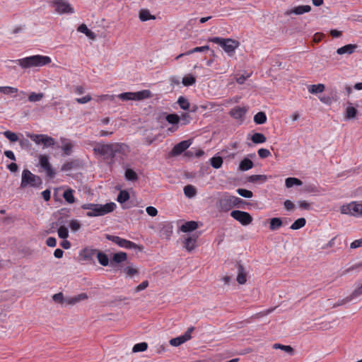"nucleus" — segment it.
<instances>
[{
  "instance_id": "1",
  "label": "nucleus",
  "mask_w": 362,
  "mask_h": 362,
  "mask_svg": "<svg viewBox=\"0 0 362 362\" xmlns=\"http://www.w3.org/2000/svg\"><path fill=\"white\" fill-rule=\"evenodd\" d=\"M128 146L122 143L103 144L95 143L93 147V152L99 155L105 160L108 165L112 166L115 163V157L117 154H124Z\"/></svg>"
},
{
  "instance_id": "2",
  "label": "nucleus",
  "mask_w": 362,
  "mask_h": 362,
  "mask_svg": "<svg viewBox=\"0 0 362 362\" xmlns=\"http://www.w3.org/2000/svg\"><path fill=\"white\" fill-rule=\"evenodd\" d=\"M81 208L85 210H88L86 216L88 217L104 216L115 210L116 204L114 202L107 203L105 204H84Z\"/></svg>"
},
{
  "instance_id": "3",
  "label": "nucleus",
  "mask_w": 362,
  "mask_h": 362,
  "mask_svg": "<svg viewBox=\"0 0 362 362\" xmlns=\"http://www.w3.org/2000/svg\"><path fill=\"white\" fill-rule=\"evenodd\" d=\"M23 69L34 66H42L51 62V59L47 56L33 55L16 61Z\"/></svg>"
},
{
  "instance_id": "4",
  "label": "nucleus",
  "mask_w": 362,
  "mask_h": 362,
  "mask_svg": "<svg viewBox=\"0 0 362 362\" xmlns=\"http://www.w3.org/2000/svg\"><path fill=\"white\" fill-rule=\"evenodd\" d=\"M209 42H212L220 45L229 56H232L239 42L230 38H222L220 37H214L209 38Z\"/></svg>"
},
{
  "instance_id": "5",
  "label": "nucleus",
  "mask_w": 362,
  "mask_h": 362,
  "mask_svg": "<svg viewBox=\"0 0 362 362\" xmlns=\"http://www.w3.org/2000/svg\"><path fill=\"white\" fill-rule=\"evenodd\" d=\"M41 184L42 180L39 176L34 175L28 169L23 170L21 187L25 188L30 186L37 188L40 187Z\"/></svg>"
},
{
  "instance_id": "6",
  "label": "nucleus",
  "mask_w": 362,
  "mask_h": 362,
  "mask_svg": "<svg viewBox=\"0 0 362 362\" xmlns=\"http://www.w3.org/2000/svg\"><path fill=\"white\" fill-rule=\"evenodd\" d=\"M27 137L30 138L36 145L42 146L43 148L52 147L54 145V139L47 134H36L30 132H25Z\"/></svg>"
},
{
  "instance_id": "7",
  "label": "nucleus",
  "mask_w": 362,
  "mask_h": 362,
  "mask_svg": "<svg viewBox=\"0 0 362 362\" xmlns=\"http://www.w3.org/2000/svg\"><path fill=\"white\" fill-rule=\"evenodd\" d=\"M151 93L149 90H143L138 92H125L116 95L117 98L123 100H141L150 98Z\"/></svg>"
},
{
  "instance_id": "8",
  "label": "nucleus",
  "mask_w": 362,
  "mask_h": 362,
  "mask_svg": "<svg viewBox=\"0 0 362 362\" xmlns=\"http://www.w3.org/2000/svg\"><path fill=\"white\" fill-rule=\"evenodd\" d=\"M49 5L54 8V11L59 15L72 14L74 13V8L67 0H53L50 1Z\"/></svg>"
},
{
  "instance_id": "9",
  "label": "nucleus",
  "mask_w": 362,
  "mask_h": 362,
  "mask_svg": "<svg viewBox=\"0 0 362 362\" xmlns=\"http://www.w3.org/2000/svg\"><path fill=\"white\" fill-rule=\"evenodd\" d=\"M105 238L108 240L117 244L119 247L124 249H138L139 251H141L143 249L142 246L138 245L130 240L122 238L119 236L106 234Z\"/></svg>"
},
{
  "instance_id": "10",
  "label": "nucleus",
  "mask_w": 362,
  "mask_h": 362,
  "mask_svg": "<svg viewBox=\"0 0 362 362\" xmlns=\"http://www.w3.org/2000/svg\"><path fill=\"white\" fill-rule=\"evenodd\" d=\"M341 213L356 217H362V204L352 202L341 207Z\"/></svg>"
},
{
  "instance_id": "11",
  "label": "nucleus",
  "mask_w": 362,
  "mask_h": 362,
  "mask_svg": "<svg viewBox=\"0 0 362 362\" xmlns=\"http://www.w3.org/2000/svg\"><path fill=\"white\" fill-rule=\"evenodd\" d=\"M230 216L237 221L240 223L243 226H247L250 224L253 218L251 215L246 211L234 210L230 212Z\"/></svg>"
},
{
  "instance_id": "12",
  "label": "nucleus",
  "mask_w": 362,
  "mask_h": 362,
  "mask_svg": "<svg viewBox=\"0 0 362 362\" xmlns=\"http://www.w3.org/2000/svg\"><path fill=\"white\" fill-rule=\"evenodd\" d=\"M305 322L308 326L307 329H327L330 327L329 323L323 321V318H308Z\"/></svg>"
},
{
  "instance_id": "13",
  "label": "nucleus",
  "mask_w": 362,
  "mask_h": 362,
  "mask_svg": "<svg viewBox=\"0 0 362 362\" xmlns=\"http://www.w3.org/2000/svg\"><path fill=\"white\" fill-rule=\"evenodd\" d=\"M194 330V327H190L187 329L185 333L183 335L180 337L171 339L170 340V344L173 346H178L185 341L189 340L191 339V333Z\"/></svg>"
},
{
  "instance_id": "14",
  "label": "nucleus",
  "mask_w": 362,
  "mask_h": 362,
  "mask_svg": "<svg viewBox=\"0 0 362 362\" xmlns=\"http://www.w3.org/2000/svg\"><path fill=\"white\" fill-rule=\"evenodd\" d=\"M173 226L170 222H162L158 225V233L159 235L162 238L169 240L173 233Z\"/></svg>"
},
{
  "instance_id": "15",
  "label": "nucleus",
  "mask_w": 362,
  "mask_h": 362,
  "mask_svg": "<svg viewBox=\"0 0 362 362\" xmlns=\"http://www.w3.org/2000/svg\"><path fill=\"white\" fill-rule=\"evenodd\" d=\"M39 162L41 168L46 171L47 175L49 177H53L54 173L49 162L48 157L46 155H41L39 158Z\"/></svg>"
},
{
  "instance_id": "16",
  "label": "nucleus",
  "mask_w": 362,
  "mask_h": 362,
  "mask_svg": "<svg viewBox=\"0 0 362 362\" xmlns=\"http://www.w3.org/2000/svg\"><path fill=\"white\" fill-rule=\"evenodd\" d=\"M311 11V6L309 5H302L296 6L291 9L287 10L285 11L284 14L286 16H289L291 14L295 15H301L305 13H308Z\"/></svg>"
},
{
  "instance_id": "17",
  "label": "nucleus",
  "mask_w": 362,
  "mask_h": 362,
  "mask_svg": "<svg viewBox=\"0 0 362 362\" xmlns=\"http://www.w3.org/2000/svg\"><path fill=\"white\" fill-rule=\"evenodd\" d=\"M61 141V148L64 152V156H70L72 153V149L74 146V144L71 140L62 137L60 139Z\"/></svg>"
},
{
  "instance_id": "18",
  "label": "nucleus",
  "mask_w": 362,
  "mask_h": 362,
  "mask_svg": "<svg viewBox=\"0 0 362 362\" xmlns=\"http://www.w3.org/2000/svg\"><path fill=\"white\" fill-rule=\"evenodd\" d=\"M190 144L191 142L189 140H185L178 143L173 147L172 150L173 154L175 156L181 154L189 147Z\"/></svg>"
},
{
  "instance_id": "19",
  "label": "nucleus",
  "mask_w": 362,
  "mask_h": 362,
  "mask_svg": "<svg viewBox=\"0 0 362 362\" xmlns=\"http://www.w3.org/2000/svg\"><path fill=\"white\" fill-rule=\"evenodd\" d=\"M64 223L62 218H59L56 223H53L52 225H56L57 226H59V228L57 230L58 235L60 238L66 239L69 237V230L68 228L62 226ZM54 226H52V228H54Z\"/></svg>"
},
{
  "instance_id": "20",
  "label": "nucleus",
  "mask_w": 362,
  "mask_h": 362,
  "mask_svg": "<svg viewBox=\"0 0 362 362\" xmlns=\"http://www.w3.org/2000/svg\"><path fill=\"white\" fill-rule=\"evenodd\" d=\"M246 112L247 109L245 107L237 106L230 110V115L234 119H243Z\"/></svg>"
},
{
  "instance_id": "21",
  "label": "nucleus",
  "mask_w": 362,
  "mask_h": 362,
  "mask_svg": "<svg viewBox=\"0 0 362 362\" xmlns=\"http://www.w3.org/2000/svg\"><path fill=\"white\" fill-rule=\"evenodd\" d=\"M235 267L237 269V281L240 284H244L247 281V273L245 271L243 266L240 263L237 262L235 264Z\"/></svg>"
},
{
  "instance_id": "22",
  "label": "nucleus",
  "mask_w": 362,
  "mask_h": 362,
  "mask_svg": "<svg viewBox=\"0 0 362 362\" xmlns=\"http://www.w3.org/2000/svg\"><path fill=\"white\" fill-rule=\"evenodd\" d=\"M88 298V296L85 293H81L74 296H67V306H71L78 304L81 301Z\"/></svg>"
},
{
  "instance_id": "23",
  "label": "nucleus",
  "mask_w": 362,
  "mask_h": 362,
  "mask_svg": "<svg viewBox=\"0 0 362 362\" xmlns=\"http://www.w3.org/2000/svg\"><path fill=\"white\" fill-rule=\"evenodd\" d=\"M357 113V110L352 106L351 103H349L345 110L344 119L346 120L354 119L356 118Z\"/></svg>"
},
{
  "instance_id": "24",
  "label": "nucleus",
  "mask_w": 362,
  "mask_h": 362,
  "mask_svg": "<svg viewBox=\"0 0 362 362\" xmlns=\"http://www.w3.org/2000/svg\"><path fill=\"white\" fill-rule=\"evenodd\" d=\"M197 237L189 236L185 239L183 242V247L188 251L191 252L196 247Z\"/></svg>"
},
{
  "instance_id": "25",
  "label": "nucleus",
  "mask_w": 362,
  "mask_h": 362,
  "mask_svg": "<svg viewBox=\"0 0 362 362\" xmlns=\"http://www.w3.org/2000/svg\"><path fill=\"white\" fill-rule=\"evenodd\" d=\"M220 209L223 211H227L233 207L230 196H226L220 199L219 202Z\"/></svg>"
},
{
  "instance_id": "26",
  "label": "nucleus",
  "mask_w": 362,
  "mask_h": 362,
  "mask_svg": "<svg viewBox=\"0 0 362 362\" xmlns=\"http://www.w3.org/2000/svg\"><path fill=\"white\" fill-rule=\"evenodd\" d=\"M356 48H357L356 45L349 44V45H344L341 47L338 48L337 49V53L340 55L344 54H351L354 52V51Z\"/></svg>"
},
{
  "instance_id": "27",
  "label": "nucleus",
  "mask_w": 362,
  "mask_h": 362,
  "mask_svg": "<svg viewBox=\"0 0 362 362\" xmlns=\"http://www.w3.org/2000/svg\"><path fill=\"white\" fill-rule=\"evenodd\" d=\"M198 228V223L196 221H190L185 222L180 227L181 231L188 233L196 230Z\"/></svg>"
},
{
  "instance_id": "28",
  "label": "nucleus",
  "mask_w": 362,
  "mask_h": 362,
  "mask_svg": "<svg viewBox=\"0 0 362 362\" xmlns=\"http://www.w3.org/2000/svg\"><path fill=\"white\" fill-rule=\"evenodd\" d=\"M52 300L60 304L62 307H67V296H64L62 292L55 293L52 296Z\"/></svg>"
},
{
  "instance_id": "29",
  "label": "nucleus",
  "mask_w": 362,
  "mask_h": 362,
  "mask_svg": "<svg viewBox=\"0 0 362 362\" xmlns=\"http://www.w3.org/2000/svg\"><path fill=\"white\" fill-rule=\"evenodd\" d=\"M127 258V255L124 252H119L114 254L112 261L110 262V266H113L114 263H121L124 262Z\"/></svg>"
},
{
  "instance_id": "30",
  "label": "nucleus",
  "mask_w": 362,
  "mask_h": 362,
  "mask_svg": "<svg viewBox=\"0 0 362 362\" xmlns=\"http://www.w3.org/2000/svg\"><path fill=\"white\" fill-rule=\"evenodd\" d=\"M209 49V47L208 45H204V46H202V47H194L185 53H182V54H180V55H178L176 59H178L182 56H185V55H189L191 54H193V53H195V52H206V51H208Z\"/></svg>"
},
{
  "instance_id": "31",
  "label": "nucleus",
  "mask_w": 362,
  "mask_h": 362,
  "mask_svg": "<svg viewBox=\"0 0 362 362\" xmlns=\"http://www.w3.org/2000/svg\"><path fill=\"white\" fill-rule=\"evenodd\" d=\"M79 166V162L78 160H74L69 162L65 163L62 166V171L67 172L70 171L74 168H77Z\"/></svg>"
},
{
  "instance_id": "32",
  "label": "nucleus",
  "mask_w": 362,
  "mask_h": 362,
  "mask_svg": "<svg viewBox=\"0 0 362 362\" xmlns=\"http://www.w3.org/2000/svg\"><path fill=\"white\" fill-rule=\"evenodd\" d=\"M253 167L252 161L247 158H245L243 160L240 161L239 164V170L241 171H246L251 169Z\"/></svg>"
},
{
  "instance_id": "33",
  "label": "nucleus",
  "mask_w": 362,
  "mask_h": 362,
  "mask_svg": "<svg viewBox=\"0 0 362 362\" xmlns=\"http://www.w3.org/2000/svg\"><path fill=\"white\" fill-rule=\"evenodd\" d=\"M283 225V221L280 218H272L269 221V229L272 231L280 228Z\"/></svg>"
},
{
  "instance_id": "34",
  "label": "nucleus",
  "mask_w": 362,
  "mask_h": 362,
  "mask_svg": "<svg viewBox=\"0 0 362 362\" xmlns=\"http://www.w3.org/2000/svg\"><path fill=\"white\" fill-rule=\"evenodd\" d=\"M302 185V181L296 177H288L285 180V185L287 188H291L294 185L301 186Z\"/></svg>"
},
{
  "instance_id": "35",
  "label": "nucleus",
  "mask_w": 362,
  "mask_h": 362,
  "mask_svg": "<svg viewBox=\"0 0 362 362\" xmlns=\"http://www.w3.org/2000/svg\"><path fill=\"white\" fill-rule=\"evenodd\" d=\"M267 177L264 175H252L248 177V181L250 182H259L264 183L267 181Z\"/></svg>"
},
{
  "instance_id": "36",
  "label": "nucleus",
  "mask_w": 362,
  "mask_h": 362,
  "mask_svg": "<svg viewBox=\"0 0 362 362\" xmlns=\"http://www.w3.org/2000/svg\"><path fill=\"white\" fill-rule=\"evenodd\" d=\"M254 122L257 124H263L267 122V115L264 112H259L254 116Z\"/></svg>"
},
{
  "instance_id": "37",
  "label": "nucleus",
  "mask_w": 362,
  "mask_h": 362,
  "mask_svg": "<svg viewBox=\"0 0 362 362\" xmlns=\"http://www.w3.org/2000/svg\"><path fill=\"white\" fill-rule=\"evenodd\" d=\"M63 197L69 204H73L75 202L74 197V190L71 189H66L63 193Z\"/></svg>"
},
{
  "instance_id": "38",
  "label": "nucleus",
  "mask_w": 362,
  "mask_h": 362,
  "mask_svg": "<svg viewBox=\"0 0 362 362\" xmlns=\"http://www.w3.org/2000/svg\"><path fill=\"white\" fill-rule=\"evenodd\" d=\"M125 179L129 181L134 182L138 180V175L132 169L127 168L124 173Z\"/></svg>"
},
{
  "instance_id": "39",
  "label": "nucleus",
  "mask_w": 362,
  "mask_h": 362,
  "mask_svg": "<svg viewBox=\"0 0 362 362\" xmlns=\"http://www.w3.org/2000/svg\"><path fill=\"white\" fill-rule=\"evenodd\" d=\"M251 140L254 144H262L266 141L267 139L263 134L257 132L252 136Z\"/></svg>"
},
{
  "instance_id": "40",
  "label": "nucleus",
  "mask_w": 362,
  "mask_h": 362,
  "mask_svg": "<svg viewBox=\"0 0 362 362\" xmlns=\"http://www.w3.org/2000/svg\"><path fill=\"white\" fill-rule=\"evenodd\" d=\"M196 192L195 187L191 185H187L184 187V194L188 198L194 197Z\"/></svg>"
},
{
  "instance_id": "41",
  "label": "nucleus",
  "mask_w": 362,
  "mask_h": 362,
  "mask_svg": "<svg viewBox=\"0 0 362 362\" xmlns=\"http://www.w3.org/2000/svg\"><path fill=\"white\" fill-rule=\"evenodd\" d=\"M166 121L172 125H178L180 117L177 114H169L165 117Z\"/></svg>"
},
{
  "instance_id": "42",
  "label": "nucleus",
  "mask_w": 362,
  "mask_h": 362,
  "mask_svg": "<svg viewBox=\"0 0 362 362\" xmlns=\"http://www.w3.org/2000/svg\"><path fill=\"white\" fill-rule=\"evenodd\" d=\"M305 223L306 221L304 218H299L291 224L290 228L292 230H298L303 228Z\"/></svg>"
},
{
  "instance_id": "43",
  "label": "nucleus",
  "mask_w": 362,
  "mask_h": 362,
  "mask_svg": "<svg viewBox=\"0 0 362 362\" xmlns=\"http://www.w3.org/2000/svg\"><path fill=\"white\" fill-rule=\"evenodd\" d=\"M273 348L274 349H281V350L284 351L285 352L289 354L290 355H293L294 354L293 349L291 346H288V345H283L281 344H274L273 345Z\"/></svg>"
},
{
  "instance_id": "44",
  "label": "nucleus",
  "mask_w": 362,
  "mask_h": 362,
  "mask_svg": "<svg viewBox=\"0 0 362 362\" xmlns=\"http://www.w3.org/2000/svg\"><path fill=\"white\" fill-rule=\"evenodd\" d=\"M325 90V86L322 83L311 85L308 88V90L310 93L313 94H316L319 93L323 92Z\"/></svg>"
},
{
  "instance_id": "45",
  "label": "nucleus",
  "mask_w": 362,
  "mask_h": 362,
  "mask_svg": "<svg viewBox=\"0 0 362 362\" xmlns=\"http://www.w3.org/2000/svg\"><path fill=\"white\" fill-rule=\"evenodd\" d=\"M97 257L99 263L103 266H107L109 264V259L106 254L102 252H98Z\"/></svg>"
},
{
  "instance_id": "46",
  "label": "nucleus",
  "mask_w": 362,
  "mask_h": 362,
  "mask_svg": "<svg viewBox=\"0 0 362 362\" xmlns=\"http://www.w3.org/2000/svg\"><path fill=\"white\" fill-rule=\"evenodd\" d=\"M139 18L141 21H146L150 19H155L148 10L142 9L139 12Z\"/></svg>"
},
{
  "instance_id": "47",
  "label": "nucleus",
  "mask_w": 362,
  "mask_h": 362,
  "mask_svg": "<svg viewBox=\"0 0 362 362\" xmlns=\"http://www.w3.org/2000/svg\"><path fill=\"white\" fill-rule=\"evenodd\" d=\"M44 98L43 93L32 92L28 96V100L31 103L40 101Z\"/></svg>"
},
{
  "instance_id": "48",
  "label": "nucleus",
  "mask_w": 362,
  "mask_h": 362,
  "mask_svg": "<svg viewBox=\"0 0 362 362\" xmlns=\"http://www.w3.org/2000/svg\"><path fill=\"white\" fill-rule=\"evenodd\" d=\"M129 199V192L126 190H122V191H120V192L119 193V194L117 197V201L119 203L123 204L125 202H127Z\"/></svg>"
},
{
  "instance_id": "49",
  "label": "nucleus",
  "mask_w": 362,
  "mask_h": 362,
  "mask_svg": "<svg viewBox=\"0 0 362 362\" xmlns=\"http://www.w3.org/2000/svg\"><path fill=\"white\" fill-rule=\"evenodd\" d=\"M210 160L211 166L216 169L220 168L223 164V158L220 156H214Z\"/></svg>"
},
{
  "instance_id": "50",
  "label": "nucleus",
  "mask_w": 362,
  "mask_h": 362,
  "mask_svg": "<svg viewBox=\"0 0 362 362\" xmlns=\"http://www.w3.org/2000/svg\"><path fill=\"white\" fill-rule=\"evenodd\" d=\"M3 134L11 142H16L19 140L18 135L11 131H9V130L5 131L3 133Z\"/></svg>"
},
{
  "instance_id": "51",
  "label": "nucleus",
  "mask_w": 362,
  "mask_h": 362,
  "mask_svg": "<svg viewBox=\"0 0 362 362\" xmlns=\"http://www.w3.org/2000/svg\"><path fill=\"white\" fill-rule=\"evenodd\" d=\"M18 92V88L11 86H0V93L5 95H10Z\"/></svg>"
},
{
  "instance_id": "52",
  "label": "nucleus",
  "mask_w": 362,
  "mask_h": 362,
  "mask_svg": "<svg viewBox=\"0 0 362 362\" xmlns=\"http://www.w3.org/2000/svg\"><path fill=\"white\" fill-rule=\"evenodd\" d=\"M177 103L179 104L180 108L184 110H189V101L183 96L179 97V98L177 100Z\"/></svg>"
},
{
  "instance_id": "53",
  "label": "nucleus",
  "mask_w": 362,
  "mask_h": 362,
  "mask_svg": "<svg viewBox=\"0 0 362 362\" xmlns=\"http://www.w3.org/2000/svg\"><path fill=\"white\" fill-rule=\"evenodd\" d=\"M195 82H196V78L192 75L185 76L182 78V83L185 86H192L193 84L195 83Z\"/></svg>"
},
{
  "instance_id": "54",
  "label": "nucleus",
  "mask_w": 362,
  "mask_h": 362,
  "mask_svg": "<svg viewBox=\"0 0 362 362\" xmlns=\"http://www.w3.org/2000/svg\"><path fill=\"white\" fill-rule=\"evenodd\" d=\"M18 142H19V145L22 149L29 151L32 148L31 143L29 141V140H28L26 139H24V138L19 139Z\"/></svg>"
},
{
  "instance_id": "55",
  "label": "nucleus",
  "mask_w": 362,
  "mask_h": 362,
  "mask_svg": "<svg viewBox=\"0 0 362 362\" xmlns=\"http://www.w3.org/2000/svg\"><path fill=\"white\" fill-rule=\"evenodd\" d=\"M147 348H148L147 343L141 342V343L135 344L132 349V351L134 353L144 351L147 349Z\"/></svg>"
},
{
  "instance_id": "56",
  "label": "nucleus",
  "mask_w": 362,
  "mask_h": 362,
  "mask_svg": "<svg viewBox=\"0 0 362 362\" xmlns=\"http://www.w3.org/2000/svg\"><path fill=\"white\" fill-rule=\"evenodd\" d=\"M236 191L240 196L245 198H251L253 196L252 192L246 189L239 188Z\"/></svg>"
},
{
  "instance_id": "57",
  "label": "nucleus",
  "mask_w": 362,
  "mask_h": 362,
  "mask_svg": "<svg viewBox=\"0 0 362 362\" xmlns=\"http://www.w3.org/2000/svg\"><path fill=\"white\" fill-rule=\"evenodd\" d=\"M69 226L73 232H76L81 228V223L78 220H71Z\"/></svg>"
},
{
  "instance_id": "58",
  "label": "nucleus",
  "mask_w": 362,
  "mask_h": 362,
  "mask_svg": "<svg viewBox=\"0 0 362 362\" xmlns=\"http://www.w3.org/2000/svg\"><path fill=\"white\" fill-rule=\"evenodd\" d=\"M191 121V117L188 113H182L180 117V122L182 125L189 124Z\"/></svg>"
},
{
  "instance_id": "59",
  "label": "nucleus",
  "mask_w": 362,
  "mask_h": 362,
  "mask_svg": "<svg viewBox=\"0 0 362 362\" xmlns=\"http://www.w3.org/2000/svg\"><path fill=\"white\" fill-rule=\"evenodd\" d=\"M258 155L262 158H266L271 155V153L268 149L260 148L258 150Z\"/></svg>"
},
{
  "instance_id": "60",
  "label": "nucleus",
  "mask_w": 362,
  "mask_h": 362,
  "mask_svg": "<svg viewBox=\"0 0 362 362\" xmlns=\"http://www.w3.org/2000/svg\"><path fill=\"white\" fill-rule=\"evenodd\" d=\"M91 99V96L90 95H86L84 97L76 98V101L79 104H85L90 102Z\"/></svg>"
},
{
  "instance_id": "61",
  "label": "nucleus",
  "mask_w": 362,
  "mask_h": 362,
  "mask_svg": "<svg viewBox=\"0 0 362 362\" xmlns=\"http://www.w3.org/2000/svg\"><path fill=\"white\" fill-rule=\"evenodd\" d=\"M146 211L151 216H156L158 214V210L153 206H147Z\"/></svg>"
},
{
  "instance_id": "62",
  "label": "nucleus",
  "mask_w": 362,
  "mask_h": 362,
  "mask_svg": "<svg viewBox=\"0 0 362 362\" xmlns=\"http://www.w3.org/2000/svg\"><path fill=\"white\" fill-rule=\"evenodd\" d=\"M124 272L129 276H132L137 274V270L132 267H127L124 269Z\"/></svg>"
},
{
  "instance_id": "63",
  "label": "nucleus",
  "mask_w": 362,
  "mask_h": 362,
  "mask_svg": "<svg viewBox=\"0 0 362 362\" xmlns=\"http://www.w3.org/2000/svg\"><path fill=\"white\" fill-rule=\"evenodd\" d=\"M362 246V238L356 240L351 243L350 247L351 249H356Z\"/></svg>"
},
{
  "instance_id": "64",
  "label": "nucleus",
  "mask_w": 362,
  "mask_h": 362,
  "mask_svg": "<svg viewBox=\"0 0 362 362\" xmlns=\"http://www.w3.org/2000/svg\"><path fill=\"white\" fill-rule=\"evenodd\" d=\"M362 294V283L360 284L358 286V288H356L354 292L352 293L351 294V297H356L359 295Z\"/></svg>"
}]
</instances>
